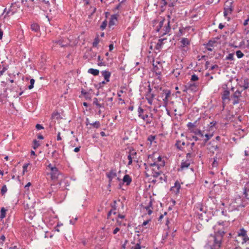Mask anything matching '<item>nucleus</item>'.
<instances>
[{"label": "nucleus", "instance_id": "obj_29", "mask_svg": "<svg viewBox=\"0 0 249 249\" xmlns=\"http://www.w3.org/2000/svg\"><path fill=\"white\" fill-rule=\"evenodd\" d=\"M98 66H106V62L103 61V59L101 58V56L99 55L98 56Z\"/></svg>", "mask_w": 249, "mask_h": 249}, {"label": "nucleus", "instance_id": "obj_53", "mask_svg": "<svg viewBox=\"0 0 249 249\" xmlns=\"http://www.w3.org/2000/svg\"><path fill=\"white\" fill-rule=\"evenodd\" d=\"M29 165V163H26L23 166V174H24L25 172H27V169Z\"/></svg>", "mask_w": 249, "mask_h": 249}, {"label": "nucleus", "instance_id": "obj_1", "mask_svg": "<svg viewBox=\"0 0 249 249\" xmlns=\"http://www.w3.org/2000/svg\"><path fill=\"white\" fill-rule=\"evenodd\" d=\"M225 233L223 230L218 229L213 235L209 236L207 244L211 249H220Z\"/></svg>", "mask_w": 249, "mask_h": 249}, {"label": "nucleus", "instance_id": "obj_40", "mask_svg": "<svg viewBox=\"0 0 249 249\" xmlns=\"http://www.w3.org/2000/svg\"><path fill=\"white\" fill-rule=\"evenodd\" d=\"M129 155L131 156V157L134 159H136L137 153L135 150L130 151Z\"/></svg>", "mask_w": 249, "mask_h": 249}, {"label": "nucleus", "instance_id": "obj_33", "mask_svg": "<svg viewBox=\"0 0 249 249\" xmlns=\"http://www.w3.org/2000/svg\"><path fill=\"white\" fill-rule=\"evenodd\" d=\"M161 172L160 171H152L151 176L154 178H157L161 174Z\"/></svg>", "mask_w": 249, "mask_h": 249}, {"label": "nucleus", "instance_id": "obj_62", "mask_svg": "<svg viewBox=\"0 0 249 249\" xmlns=\"http://www.w3.org/2000/svg\"><path fill=\"white\" fill-rule=\"evenodd\" d=\"M61 137H60V132H58L57 133V141H60L61 140Z\"/></svg>", "mask_w": 249, "mask_h": 249}, {"label": "nucleus", "instance_id": "obj_64", "mask_svg": "<svg viewBox=\"0 0 249 249\" xmlns=\"http://www.w3.org/2000/svg\"><path fill=\"white\" fill-rule=\"evenodd\" d=\"M218 68V65H213V66L211 67L210 70H213V69H214L215 68Z\"/></svg>", "mask_w": 249, "mask_h": 249}, {"label": "nucleus", "instance_id": "obj_54", "mask_svg": "<svg viewBox=\"0 0 249 249\" xmlns=\"http://www.w3.org/2000/svg\"><path fill=\"white\" fill-rule=\"evenodd\" d=\"M152 202L150 201L149 202L148 205L147 206L144 207V209H145L147 211H148L149 209L152 208Z\"/></svg>", "mask_w": 249, "mask_h": 249}, {"label": "nucleus", "instance_id": "obj_21", "mask_svg": "<svg viewBox=\"0 0 249 249\" xmlns=\"http://www.w3.org/2000/svg\"><path fill=\"white\" fill-rule=\"evenodd\" d=\"M31 29L33 31L38 32L40 30V27L38 24L33 23L31 24Z\"/></svg>", "mask_w": 249, "mask_h": 249}, {"label": "nucleus", "instance_id": "obj_10", "mask_svg": "<svg viewBox=\"0 0 249 249\" xmlns=\"http://www.w3.org/2000/svg\"><path fill=\"white\" fill-rule=\"evenodd\" d=\"M138 116L144 121L148 118V114H144V110L141 107H139L138 109Z\"/></svg>", "mask_w": 249, "mask_h": 249}, {"label": "nucleus", "instance_id": "obj_30", "mask_svg": "<svg viewBox=\"0 0 249 249\" xmlns=\"http://www.w3.org/2000/svg\"><path fill=\"white\" fill-rule=\"evenodd\" d=\"M165 21V19L163 18L162 19L160 22H159V25L156 28V31L159 32L160 30L161 29L163 25L164 22Z\"/></svg>", "mask_w": 249, "mask_h": 249}, {"label": "nucleus", "instance_id": "obj_37", "mask_svg": "<svg viewBox=\"0 0 249 249\" xmlns=\"http://www.w3.org/2000/svg\"><path fill=\"white\" fill-rule=\"evenodd\" d=\"M249 192V181L246 184L244 189V195H246Z\"/></svg>", "mask_w": 249, "mask_h": 249}, {"label": "nucleus", "instance_id": "obj_58", "mask_svg": "<svg viewBox=\"0 0 249 249\" xmlns=\"http://www.w3.org/2000/svg\"><path fill=\"white\" fill-rule=\"evenodd\" d=\"M218 149V146L217 145H216L213 146L212 148H210V150L212 151H213V150H216Z\"/></svg>", "mask_w": 249, "mask_h": 249}, {"label": "nucleus", "instance_id": "obj_17", "mask_svg": "<svg viewBox=\"0 0 249 249\" xmlns=\"http://www.w3.org/2000/svg\"><path fill=\"white\" fill-rule=\"evenodd\" d=\"M102 76L104 77L105 80L107 82H109L110 77L111 76L110 72L107 71H101Z\"/></svg>", "mask_w": 249, "mask_h": 249}, {"label": "nucleus", "instance_id": "obj_35", "mask_svg": "<svg viewBox=\"0 0 249 249\" xmlns=\"http://www.w3.org/2000/svg\"><path fill=\"white\" fill-rule=\"evenodd\" d=\"M90 125H92L94 128H98L100 126V123L99 121H96L93 123L90 124Z\"/></svg>", "mask_w": 249, "mask_h": 249}, {"label": "nucleus", "instance_id": "obj_15", "mask_svg": "<svg viewBox=\"0 0 249 249\" xmlns=\"http://www.w3.org/2000/svg\"><path fill=\"white\" fill-rule=\"evenodd\" d=\"M163 94H164L165 97L163 99L164 106H167L168 103V98L171 95V91L169 90H163Z\"/></svg>", "mask_w": 249, "mask_h": 249}, {"label": "nucleus", "instance_id": "obj_18", "mask_svg": "<svg viewBox=\"0 0 249 249\" xmlns=\"http://www.w3.org/2000/svg\"><path fill=\"white\" fill-rule=\"evenodd\" d=\"M123 183H125L127 185H129L131 181L132 178L129 175H125L123 178Z\"/></svg>", "mask_w": 249, "mask_h": 249}, {"label": "nucleus", "instance_id": "obj_12", "mask_svg": "<svg viewBox=\"0 0 249 249\" xmlns=\"http://www.w3.org/2000/svg\"><path fill=\"white\" fill-rule=\"evenodd\" d=\"M180 189V184L178 181H176L175 183L174 186L171 188V191L174 192L175 193L178 194Z\"/></svg>", "mask_w": 249, "mask_h": 249}, {"label": "nucleus", "instance_id": "obj_26", "mask_svg": "<svg viewBox=\"0 0 249 249\" xmlns=\"http://www.w3.org/2000/svg\"><path fill=\"white\" fill-rule=\"evenodd\" d=\"M88 72L92 74L94 76H97L99 73V71L97 69H94L92 68H90L88 70Z\"/></svg>", "mask_w": 249, "mask_h": 249}, {"label": "nucleus", "instance_id": "obj_41", "mask_svg": "<svg viewBox=\"0 0 249 249\" xmlns=\"http://www.w3.org/2000/svg\"><path fill=\"white\" fill-rule=\"evenodd\" d=\"M236 54L238 58H241L244 56L243 53L240 50L237 51L236 52Z\"/></svg>", "mask_w": 249, "mask_h": 249}, {"label": "nucleus", "instance_id": "obj_47", "mask_svg": "<svg viewBox=\"0 0 249 249\" xmlns=\"http://www.w3.org/2000/svg\"><path fill=\"white\" fill-rule=\"evenodd\" d=\"M195 134L196 135H199L201 137H203L204 136V134L203 133H202V132L199 130V129H197L195 132Z\"/></svg>", "mask_w": 249, "mask_h": 249}, {"label": "nucleus", "instance_id": "obj_32", "mask_svg": "<svg viewBox=\"0 0 249 249\" xmlns=\"http://www.w3.org/2000/svg\"><path fill=\"white\" fill-rule=\"evenodd\" d=\"M6 211V210L3 207L1 209L0 215V218L1 219H3L5 217Z\"/></svg>", "mask_w": 249, "mask_h": 249}, {"label": "nucleus", "instance_id": "obj_48", "mask_svg": "<svg viewBox=\"0 0 249 249\" xmlns=\"http://www.w3.org/2000/svg\"><path fill=\"white\" fill-rule=\"evenodd\" d=\"M115 210H116V208H114L113 210H111L110 211L108 212V213H107V218H109L110 216L111 215V214H112V213L115 214L116 213V212H115Z\"/></svg>", "mask_w": 249, "mask_h": 249}, {"label": "nucleus", "instance_id": "obj_50", "mask_svg": "<svg viewBox=\"0 0 249 249\" xmlns=\"http://www.w3.org/2000/svg\"><path fill=\"white\" fill-rule=\"evenodd\" d=\"M198 79V76L196 74H193L191 77V82L197 81Z\"/></svg>", "mask_w": 249, "mask_h": 249}, {"label": "nucleus", "instance_id": "obj_46", "mask_svg": "<svg viewBox=\"0 0 249 249\" xmlns=\"http://www.w3.org/2000/svg\"><path fill=\"white\" fill-rule=\"evenodd\" d=\"M35 81L34 79H30V85L28 86V89H31L33 88Z\"/></svg>", "mask_w": 249, "mask_h": 249}, {"label": "nucleus", "instance_id": "obj_3", "mask_svg": "<svg viewBox=\"0 0 249 249\" xmlns=\"http://www.w3.org/2000/svg\"><path fill=\"white\" fill-rule=\"evenodd\" d=\"M237 238L242 237L241 243L243 244L249 240V237L247 235V231L243 228L240 230L237 233Z\"/></svg>", "mask_w": 249, "mask_h": 249}, {"label": "nucleus", "instance_id": "obj_60", "mask_svg": "<svg viewBox=\"0 0 249 249\" xmlns=\"http://www.w3.org/2000/svg\"><path fill=\"white\" fill-rule=\"evenodd\" d=\"M182 90L183 92H187L188 90H189V89H188L187 87V84L183 86Z\"/></svg>", "mask_w": 249, "mask_h": 249}, {"label": "nucleus", "instance_id": "obj_5", "mask_svg": "<svg viewBox=\"0 0 249 249\" xmlns=\"http://www.w3.org/2000/svg\"><path fill=\"white\" fill-rule=\"evenodd\" d=\"M223 89L224 91L221 94V98L222 100L223 104L224 105L227 101L229 102L231 100L230 97V91L228 89L227 86L225 85L224 87H223Z\"/></svg>", "mask_w": 249, "mask_h": 249}, {"label": "nucleus", "instance_id": "obj_34", "mask_svg": "<svg viewBox=\"0 0 249 249\" xmlns=\"http://www.w3.org/2000/svg\"><path fill=\"white\" fill-rule=\"evenodd\" d=\"M213 136V134H205V139L204 140V142H207Z\"/></svg>", "mask_w": 249, "mask_h": 249}, {"label": "nucleus", "instance_id": "obj_59", "mask_svg": "<svg viewBox=\"0 0 249 249\" xmlns=\"http://www.w3.org/2000/svg\"><path fill=\"white\" fill-rule=\"evenodd\" d=\"M141 247L140 244H137L134 248H132L131 249H141Z\"/></svg>", "mask_w": 249, "mask_h": 249}, {"label": "nucleus", "instance_id": "obj_49", "mask_svg": "<svg viewBox=\"0 0 249 249\" xmlns=\"http://www.w3.org/2000/svg\"><path fill=\"white\" fill-rule=\"evenodd\" d=\"M152 115L151 114V116L150 117H149L148 116V118H146L145 119V121H146V123L147 124H150L152 122Z\"/></svg>", "mask_w": 249, "mask_h": 249}, {"label": "nucleus", "instance_id": "obj_63", "mask_svg": "<svg viewBox=\"0 0 249 249\" xmlns=\"http://www.w3.org/2000/svg\"><path fill=\"white\" fill-rule=\"evenodd\" d=\"M114 46L113 44H110L109 45V51H111L113 49Z\"/></svg>", "mask_w": 249, "mask_h": 249}, {"label": "nucleus", "instance_id": "obj_2", "mask_svg": "<svg viewBox=\"0 0 249 249\" xmlns=\"http://www.w3.org/2000/svg\"><path fill=\"white\" fill-rule=\"evenodd\" d=\"M20 7V2L18 0L15 1L12 3L10 8L6 11V9H5L4 13H6L5 17L6 16H11L17 12L18 9Z\"/></svg>", "mask_w": 249, "mask_h": 249}, {"label": "nucleus", "instance_id": "obj_42", "mask_svg": "<svg viewBox=\"0 0 249 249\" xmlns=\"http://www.w3.org/2000/svg\"><path fill=\"white\" fill-rule=\"evenodd\" d=\"M107 20H105L102 23L101 25L100 26V28L101 30H104L107 25Z\"/></svg>", "mask_w": 249, "mask_h": 249}, {"label": "nucleus", "instance_id": "obj_20", "mask_svg": "<svg viewBox=\"0 0 249 249\" xmlns=\"http://www.w3.org/2000/svg\"><path fill=\"white\" fill-rule=\"evenodd\" d=\"M185 145V142H181L180 140H177L176 141L175 145L177 146V148L180 150H182L183 146Z\"/></svg>", "mask_w": 249, "mask_h": 249}, {"label": "nucleus", "instance_id": "obj_52", "mask_svg": "<svg viewBox=\"0 0 249 249\" xmlns=\"http://www.w3.org/2000/svg\"><path fill=\"white\" fill-rule=\"evenodd\" d=\"M155 136L150 135L148 137L147 140L148 141H149L150 142V143H151L152 142L155 140Z\"/></svg>", "mask_w": 249, "mask_h": 249}, {"label": "nucleus", "instance_id": "obj_23", "mask_svg": "<svg viewBox=\"0 0 249 249\" xmlns=\"http://www.w3.org/2000/svg\"><path fill=\"white\" fill-rule=\"evenodd\" d=\"M93 104L96 105V107L99 108H104V104H100L97 98H94L93 99Z\"/></svg>", "mask_w": 249, "mask_h": 249}, {"label": "nucleus", "instance_id": "obj_61", "mask_svg": "<svg viewBox=\"0 0 249 249\" xmlns=\"http://www.w3.org/2000/svg\"><path fill=\"white\" fill-rule=\"evenodd\" d=\"M120 231V229L118 227L116 228L113 231V233L114 234H116Z\"/></svg>", "mask_w": 249, "mask_h": 249}, {"label": "nucleus", "instance_id": "obj_25", "mask_svg": "<svg viewBox=\"0 0 249 249\" xmlns=\"http://www.w3.org/2000/svg\"><path fill=\"white\" fill-rule=\"evenodd\" d=\"M166 40V38H160V39L158 40V43H157V45H156V48L157 49H160L161 48V46H162L163 44V41Z\"/></svg>", "mask_w": 249, "mask_h": 249}, {"label": "nucleus", "instance_id": "obj_8", "mask_svg": "<svg viewBox=\"0 0 249 249\" xmlns=\"http://www.w3.org/2000/svg\"><path fill=\"white\" fill-rule=\"evenodd\" d=\"M187 87L189 90L192 92L196 91L198 89V85L193 82H189L187 84Z\"/></svg>", "mask_w": 249, "mask_h": 249}, {"label": "nucleus", "instance_id": "obj_56", "mask_svg": "<svg viewBox=\"0 0 249 249\" xmlns=\"http://www.w3.org/2000/svg\"><path fill=\"white\" fill-rule=\"evenodd\" d=\"M218 165V161L217 160V159H214V160L213 161V163L212 164V166L213 167H216Z\"/></svg>", "mask_w": 249, "mask_h": 249}, {"label": "nucleus", "instance_id": "obj_4", "mask_svg": "<svg viewBox=\"0 0 249 249\" xmlns=\"http://www.w3.org/2000/svg\"><path fill=\"white\" fill-rule=\"evenodd\" d=\"M243 90H236L233 92L231 96V99L232 100L233 105H236L240 103V98L242 96V92Z\"/></svg>", "mask_w": 249, "mask_h": 249}, {"label": "nucleus", "instance_id": "obj_31", "mask_svg": "<svg viewBox=\"0 0 249 249\" xmlns=\"http://www.w3.org/2000/svg\"><path fill=\"white\" fill-rule=\"evenodd\" d=\"M214 43V42L210 41L207 44V49L208 51H213V44Z\"/></svg>", "mask_w": 249, "mask_h": 249}, {"label": "nucleus", "instance_id": "obj_45", "mask_svg": "<svg viewBox=\"0 0 249 249\" xmlns=\"http://www.w3.org/2000/svg\"><path fill=\"white\" fill-rule=\"evenodd\" d=\"M107 83L106 81H103L102 82L99 83L96 87L98 89H101L103 87L104 85Z\"/></svg>", "mask_w": 249, "mask_h": 249}, {"label": "nucleus", "instance_id": "obj_36", "mask_svg": "<svg viewBox=\"0 0 249 249\" xmlns=\"http://www.w3.org/2000/svg\"><path fill=\"white\" fill-rule=\"evenodd\" d=\"M99 38L98 36L95 38L93 42L92 43V46L93 47H96L97 46L98 44L99 43Z\"/></svg>", "mask_w": 249, "mask_h": 249}, {"label": "nucleus", "instance_id": "obj_57", "mask_svg": "<svg viewBox=\"0 0 249 249\" xmlns=\"http://www.w3.org/2000/svg\"><path fill=\"white\" fill-rule=\"evenodd\" d=\"M36 128L37 130H40L44 128V127L40 124H37L36 126Z\"/></svg>", "mask_w": 249, "mask_h": 249}, {"label": "nucleus", "instance_id": "obj_14", "mask_svg": "<svg viewBox=\"0 0 249 249\" xmlns=\"http://www.w3.org/2000/svg\"><path fill=\"white\" fill-rule=\"evenodd\" d=\"M191 164V160L186 159L185 160H182L180 164V169L181 170L187 169L189 167Z\"/></svg>", "mask_w": 249, "mask_h": 249}, {"label": "nucleus", "instance_id": "obj_7", "mask_svg": "<svg viewBox=\"0 0 249 249\" xmlns=\"http://www.w3.org/2000/svg\"><path fill=\"white\" fill-rule=\"evenodd\" d=\"M106 175L109 179V183H110L113 178L117 177L116 170L111 169L108 172L106 173Z\"/></svg>", "mask_w": 249, "mask_h": 249}, {"label": "nucleus", "instance_id": "obj_9", "mask_svg": "<svg viewBox=\"0 0 249 249\" xmlns=\"http://www.w3.org/2000/svg\"><path fill=\"white\" fill-rule=\"evenodd\" d=\"M239 86L243 88V90H246L249 88V79L246 78L240 81Z\"/></svg>", "mask_w": 249, "mask_h": 249}, {"label": "nucleus", "instance_id": "obj_6", "mask_svg": "<svg viewBox=\"0 0 249 249\" xmlns=\"http://www.w3.org/2000/svg\"><path fill=\"white\" fill-rule=\"evenodd\" d=\"M151 91L152 89L151 88L150 85L149 84L148 86L147 91L145 94V98L150 105H152L153 101L155 97V94L152 93Z\"/></svg>", "mask_w": 249, "mask_h": 249}, {"label": "nucleus", "instance_id": "obj_38", "mask_svg": "<svg viewBox=\"0 0 249 249\" xmlns=\"http://www.w3.org/2000/svg\"><path fill=\"white\" fill-rule=\"evenodd\" d=\"M197 121L195 122L194 123L189 122L187 124V126L189 128H194L195 127H196V123Z\"/></svg>", "mask_w": 249, "mask_h": 249}, {"label": "nucleus", "instance_id": "obj_11", "mask_svg": "<svg viewBox=\"0 0 249 249\" xmlns=\"http://www.w3.org/2000/svg\"><path fill=\"white\" fill-rule=\"evenodd\" d=\"M153 66V71L156 73V75L158 76V78H160V76L161 73V65H159V66L155 65L154 64Z\"/></svg>", "mask_w": 249, "mask_h": 249}, {"label": "nucleus", "instance_id": "obj_44", "mask_svg": "<svg viewBox=\"0 0 249 249\" xmlns=\"http://www.w3.org/2000/svg\"><path fill=\"white\" fill-rule=\"evenodd\" d=\"M226 60H233L234 59V54L229 53L228 56H226Z\"/></svg>", "mask_w": 249, "mask_h": 249}, {"label": "nucleus", "instance_id": "obj_28", "mask_svg": "<svg viewBox=\"0 0 249 249\" xmlns=\"http://www.w3.org/2000/svg\"><path fill=\"white\" fill-rule=\"evenodd\" d=\"M181 46L184 47L187 45H189L190 42L187 38H182L181 40Z\"/></svg>", "mask_w": 249, "mask_h": 249}, {"label": "nucleus", "instance_id": "obj_51", "mask_svg": "<svg viewBox=\"0 0 249 249\" xmlns=\"http://www.w3.org/2000/svg\"><path fill=\"white\" fill-rule=\"evenodd\" d=\"M128 159L129 160L128 161V165H131L132 163V161H133V160L134 159V158H133L130 155H128Z\"/></svg>", "mask_w": 249, "mask_h": 249}, {"label": "nucleus", "instance_id": "obj_24", "mask_svg": "<svg viewBox=\"0 0 249 249\" xmlns=\"http://www.w3.org/2000/svg\"><path fill=\"white\" fill-rule=\"evenodd\" d=\"M117 20L116 16L115 15H112L110 17V20L109 21V26L110 27L111 26L114 25L115 24V20Z\"/></svg>", "mask_w": 249, "mask_h": 249}, {"label": "nucleus", "instance_id": "obj_43", "mask_svg": "<svg viewBox=\"0 0 249 249\" xmlns=\"http://www.w3.org/2000/svg\"><path fill=\"white\" fill-rule=\"evenodd\" d=\"M7 191V189L6 185H3L1 189V194L2 195L5 194V193Z\"/></svg>", "mask_w": 249, "mask_h": 249}, {"label": "nucleus", "instance_id": "obj_27", "mask_svg": "<svg viewBox=\"0 0 249 249\" xmlns=\"http://www.w3.org/2000/svg\"><path fill=\"white\" fill-rule=\"evenodd\" d=\"M150 166L152 167V171H160V165L155 162L151 163L150 164Z\"/></svg>", "mask_w": 249, "mask_h": 249}, {"label": "nucleus", "instance_id": "obj_55", "mask_svg": "<svg viewBox=\"0 0 249 249\" xmlns=\"http://www.w3.org/2000/svg\"><path fill=\"white\" fill-rule=\"evenodd\" d=\"M59 116V114L57 112H55V113H53L52 116V118L53 119L54 118L58 119Z\"/></svg>", "mask_w": 249, "mask_h": 249}, {"label": "nucleus", "instance_id": "obj_19", "mask_svg": "<svg viewBox=\"0 0 249 249\" xmlns=\"http://www.w3.org/2000/svg\"><path fill=\"white\" fill-rule=\"evenodd\" d=\"M51 171V174L52 178H57L59 174V171L57 168L56 167H54V168H52V170Z\"/></svg>", "mask_w": 249, "mask_h": 249}, {"label": "nucleus", "instance_id": "obj_39", "mask_svg": "<svg viewBox=\"0 0 249 249\" xmlns=\"http://www.w3.org/2000/svg\"><path fill=\"white\" fill-rule=\"evenodd\" d=\"M33 143H34L33 148L34 149H36L40 145L39 142L37 141L36 140H34Z\"/></svg>", "mask_w": 249, "mask_h": 249}, {"label": "nucleus", "instance_id": "obj_22", "mask_svg": "<svg viewBox=\"0 0 249 249\" xmlns=\"http://www.w3.org/2000/svg\"><path fill=\"white\" fill-rule=\"evenodd\" d=\"M81 92V94L84 96V97L86 99H89V100L91 99V96H90L89 92H87L84 89H82Z\"/></svg>", "mask_w": 249, "mask_h": 249}, {"label": "nucleus", "instance_id": "obj_13", "mask_svg": "<svg viewBox=\"0 0 249 249\" xmlns=\"http://www.w3.org/2000/svg\"><path fill=\"white\" fill-rule=\"evenodd\" d=\"M232 2H231L230 3V5L228 6L226 5V7L224 8V16L225 17H227L229 13H231V12L232 11L233 8L232 6Z\"/></svg>", "mask_w": 249, "mask_h": 249}, {"label": "nucleus", "instance_id": "obj_16", "mask_svg": "<svg viewBox=\"0 0 249 249\" xmlns=\"http://www.w3.org/2000/svg\"><path fill=\"white\" fill-rule=\"evenodd\" d=\"M170 23V21L169 20L167 23V25L165 26L163 29L162 31H161V34L162 36L168 34L171 31Z\"/></svg>", "mask_w": 249, "mask_h": 249}]
</instances>
